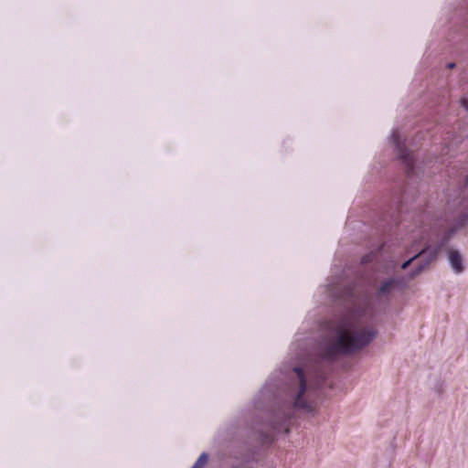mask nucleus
Masks as SVG:
<instances>
[{
  "mask_svg": "<svg viewBox=\"0 0 468 468\" xmlns=\"http://www.w3.org/2000/svg\"><path fill=\"white\" fill-rule=\"evenodd\" d=\"M398 285H399L398 280L388 279L381 283V285L378 291V295L379 297L388 296Z\"/></svg>",
  "mask_w": 468,
  "mask_h": 468,
  "instance_id": "5",
  "label": "nucleus"
},
{
  "mask_svg": "<svg viewBox=\"0 0 468 468\" xmlns=\"http://www.w3.org/2000/svg\"><path fill=\"white\" fill-rule=\"evenodd\" d=\"M399 137V136L398 132L392 133V140L396 144L399 157L405 164L407 173L411 174L413 173L414 169V156L412 153H410L409 150H407L400 144Z\"/></svg>",
  "mask_w": 468,
  "mask_h": 468,
  "instance_id": "2",
  "label": "nucleus"
},
{
  "mask_svg": "<svg viewBox=\"0 0 468 468\" xmlns=\"http://www.w3.org/2000/svg\"><path fill=\"white\" fill-rule=\"evenodd\" d=\"M371 255L368 254V255H366L362 258V263H367L371 261Z\"/></svg>",
  "mask_w": 468,
  "mask_h": 468,
  "instance_id": "10",
  "label": "nucleus"
},
{
  "mask_svg": "<svg viewBox=\"0 0 468 468\" xmlns=\"http://www.w3.org/2000/svg\"><path fill=\"white\" fill-rule=\"evenodd\" d=\"M449 261L452 268L454 270L456 273H461L463 271V259L459 251L457 250H450L449 252Z\"/></svg>",
  "mask_w": 468,
  "mask_h": 468,
  "instance_id": "4",
  "label": "nucleus"
},
{
  "mask_svg": "<svg viewBox=\"0 0 468 468\" xmlns=\"http://www.w3.org/2000/svg\"><path fill=\"white\" fill-rule=\"evenodd\" d=\"M461 105L466 110L468 111V100L465 99V98H462L461 99Z\"/></svg>",
  "mask_w": 468,
  "mask_h": 468,
  "instance_id": "9",
  "label": "nucleus"
},
{
  "mask_svg": "<svg viewBox=\"0 0 468 468\" xmlns=\"http://www.w3.org/2000/svg\"><path fill=\"white\" fill-rule=\"evenodd\" d=\"M455 67V64L454 63H449L448 64V68L449 69H453Z\"/></svg>",
  "mask_w": 468,
  "mask_h": 468,
  "instance_id": "11",
  "label": "nucleus"
},
{
  "mask_svg": "<svg viewBox=\"0 0 468 468\" xmlns=\"http://www.w3.org/2000/svg\"><path fill=\"white\" fill-rule=\"evenodd\" d=\"M294 371L297 374V377L299 378V380H300V389H299L298 395L294 400V407L299 408V409H303L306 410H311V409H312L311 406L303 399V395L306 391V380H305L303 370L300 367H296V368H294Z\"/></svg>",
  "mask_w": 468,
  "mask_h": 468,
  "instance_id": "3",
  "label": "nucleus"
},
{
  "mask_svg": "<svg viewBox=\"0 0 468 468\" xmlns=\"http://www.w3.org/2000/svg\"><path fill=\"white\" fill-rule=\"evenodd\" d=\"M436 255H437V251H434V252L432 253V255L431 256V258L429 259V261H427L425 262V264H422V265L419 266V267H418V268L413 271V273H412V275H411V276H412V277H414V276L418 275L419 273H420V272L422 271V270H423L426 266H428V265L430 264V262H431L432 260H434V259L436 258Z\"/></svg>",
  "mask_w": 468,
  "mask_h": 468,
  "instance_id": "7",
  "label": "nucleus"
},
{
  "mask_svg": "<svg viewBox=\"0 0 468 468\" xmlns=\"http://www.w3.org/2000/svg\"><path fill=\"white\" fill-rule=\"evenodd\" d=\"M207 460H208V456L206 452H203L199 457L198 459L197 460V462L194 463V465L192 466V468H204L205 465L207 464Z\"/></svg>",
  "mask_w": 468,
  "mask_h": 468,
  "instance_id": "6",
  "label": "nucleus"
},
{
  "mask_svg": "<svg viewBox=\"0 0 468 468\" xmlns=\"http://www.w3.org/2000/svg\"><path fill=\"white\" fill-rule=\"evenodd\" d=\"M337 338L327 346L323 357L334 360L339 354L349 355L367 346L375 337L376 331L372 328L352 330L347 321H342L335 328Z\"/></svg>",
  "mask_w": 468,
  "mask_h": 468,
  "instance_id": "1",
  "label": "nucleus"
},
{
  "mask_svg": "<svg viewBox=\"0 0 468 468\" xmlns=\"http://www.w3.org/2000/svg\"><path fill=\"white\" fill-rule=\"evenodd\" d=\"M426 250H422L418 255L414 256L413 258L410 259L409 261H405L402 265H401V268L404 270L406 268H408V266L410 264V262L412 261H414L416 258H422L425 254H426Z\"/></svg>",
  "mask_w": 468,
  "mask_h": 468,
  "instance_id": "8",
  "label": "nucleus"
}]
</instances>
